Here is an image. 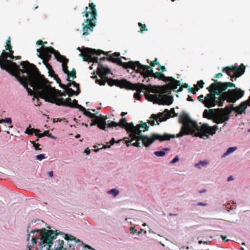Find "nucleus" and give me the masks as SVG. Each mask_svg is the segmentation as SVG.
Here are the masks:
<instances>
[{
  "label": "nucleus",
  "instance_id": "393cba45",
  "mask_svg": "<svg viewBox=\"0 0 250 250\" xmlns=\"http://www.w3.org/2000/svg\"><path fill=\"white\" fill-rule=\"evenodd\" d=\"M208 163L209 162L208 160L200 161L198 163L195 165V167L198 168H200L202 167L206 166L208 164Z\"/></svg>",
  "mask_w": 250,
  "mask_h": 250
},
{
  "label": "nucleus",
  "instance_id": "774afa93",
  "mask_svg": "<svg viewBox=\"0 0 250 250\" xmlns=\"http://www.w3.org/2000/svg\"><path fill=\"white\" fill-rule=\"evenodd\" d=\"M244 102H246V104H247V107L248 106H250V103L247 102V101H245Z\"/></svg>",
  "mask_w": 250,
  "mask_h": 250
},
{
  "label": "nucleus",
  "instance_id": "2eb2a0df",
  "mask_svg": "<svg viewBox=\"0 0 250 250\" xmlns=\"http://www.w3.org/2000/svg\"><path fill=\"white\" fill-rule=\"evenodd\" d=\"M180 82L179 81L174 79V80L172 81L171 83H169L167 84L158 87H154V88H158L159 89H161V92L162 93H164V94H166V93L169 92V91L171 90H175L177 88V87L178 86H180Z\"/></svg>",
  "mask_w": 250,
  "mask_h": 250
},
{
  "label": "nucleus",
  "instance_id": "1a4fd4ad",
  "mask_svg": "<svg viewBox=\"0 0 250 250\" xmlns=\"http://www.w3.org/2000/svg\"><path fill=\"white\" fill-rule=\"evenodd\" d=\"M97 15L95 4L93 3L89 4V7H85L83 16L86 18V20L82 24L83 35L87 36L93 31L94 27L96 25V17Z\"/></svg>",
  "mask_w": 250,
  "mask_h": 250
},
{
  "label": "nucleus",
  "instance_id": "b1692460",
  "mask_svg": "<svg viewBox=\"0 0 250 250\" xmlns=\"http://www.w3.org/2000/svg\"><path fill=\"white\" fill-rule=\"evenodd\" d=\"M67 81H70V78L72 77L73 79H75L76 78V72L75 69V68H73L71 72L68 71V73H67Z\"/></svg>",
  "mask_w": 250,
  "mask_h": 250
},
{
  "label": "nucleus",
  "instance_id": "58836bf2",
  "mask_svg": "<svg viewBox=\"0 0 250 250\" xmlns=\"http://www.w3.org/2000/svg\"><path fill=\"white\" fill-rule=\"evenodd\" d=\"M140 92L137 91V92L135 93L134 94V97L136 100H139L141 99V95Z\"/></svg>",
  "mask_w": 250,
  "mask_h": 250
},
{
  "label": "nucleus",
  "instance_id": "6e6552de",
  "mask_svg": "<svg viewBox=\"0 0 250 250\" xmlns=\"http://www.w3.org/2000/svg\"><path fill=\"white\" fill-rule=\"evenodd\" d=\"M36 232H39L40 235V242L39 243L40 250H43L44 248H51L53 245V241L57 239V236L61 234L62 237L67 241L75 240L76 242H80L79 240H76V238L71 235H68L62 232L58 231V230H46L35 229L31 231L30 233H34Z\"/></svg>",
  "mask_w": 250,
  "mask_h": 250
},
{
  "label": "nucleus",
  "instance_id": "680f3d73",
  "mask_svg": "<svg viewBox=\"0 0 250 250\" xmlns=\"http://www.w3.org/2000/svg\"><path fill=\"white\" fill-rule=\"evenodd\" d=\"M6 44H11V39L9 37L7 41Z\"/></svg>",
  "mask_w": 250,
  "mask_h": 250
},
{
  "label": "nucleus",
  "instance_id": "79ce46f5",
  "mask_svg": "<svg viewBox=\"0 0 250 250\" xmlns=\"http://www.w3.org/2000/svg\"><path fill=\"white\" fill-rule=\"evenodd\" d=\"M36 44L39 45H42V47L40 48H42V47H45V46H44V42L40 40L36 42Z\"/></svg>",
  "mask_w": 250,
  "mask_h": 250
},
{
  "label": "nucleus",
  "instance_id": "c85d7f7f",
  "mask_svg": "<svg viewBox=\"0 0 250 250\" xmlns=\"http://www.w3.org/2000/svg\"><path fill=\"white\" fill-rule=\"evenodd\" d=\"M138 25L139 26V27L140 28V32L141 33H143L144 31H147V29L146 28V25L145 24H142L141 22H139Z\"/></svg>",
  "mask_w": 250,
  "mask_h": 250
},
{
  "label": "nucleus",
  "instance_id": "bb28decb",
  "mask_svg": "<svg viewBox=\"0 0 250 250\" xmlns=\"http://www.w3.org/2000/svg\"><path fill=\"white\" fill-rule=\"evenodd\" d=\"M6 123L9 125V127L12 128L13 126L11 125L12 120L10 118H6L5 119H1L0 120V123Z\"/></svg>",
  "mask_w": 250,
  "mask_h": 250
},
{
  "label": "nucleus",
  "instance_id": "37998d69",
  "mask_svg": "<svg viewBox=\"0 0 250 250\" xmlns=\"http://www.w3.org/2000/svg\"><path fill=\"white\" fill-rule=\"evenodd\" d=\"M38 239V237L33 236L31 238L32 244L34 245V244H36Z\"/></svg>",
  "mask_w": 250,
  "mask_h": 250
},
{
  "label": "nucleus",
  "instance_id": "69168bd1",
  "mask_svg": "<svg viewBox=\"0 0 250 250\" xmlns=\"http://www.w3.org/2000/svg\"><path fill=\"white\" fill-rule=\"evenodd\" d=\"M69 248L74 250L75 248H74V246L73 245H72L71 244H69Z\"/></svg>",
  "mask_w": 250,
  "mask_h": 250
},
{
  "label": "nucleus",
  "instance_id": "4d7b16f0",
  "mask_svg": "<svg viewBox=\"0 0 250 250\" xmlns=\"http://www.w3.org/2000/svg\"><path fill=\"white\" fill-rule=\"evenodd\" d=\"M207 204L204 203L202 202H199L197 204V206H207Z\"/></svg>",
  "mask_w": 250,
  "mask_h": 250
},
{
  "label": "nucleus",
  "instance_id": "6e6d98bb",
  "mask_svg": "<svg viewBox=\"0 0 250 250\" xmlns=\"http://www.w3.org/2000/svg\"><path fill=\"white\" fill-rule=\"evenodd\" d=\"M47 175L48 176H49L50 177H52L53 176V171H50L48 172Z\"/></svg>",
  "mask_w": 250,
  "mask_h": 250
},
{
  "label": "nucleus",
  "instance_id": "4c0bfd02",
  "mask_svg": "<svg viewBox=\"0 0 250 250\" xmlns=\"http://www.w3.org/2000/svg\"><path fill=\"white\" fill-rule=\"evenodd\" d=\"M174 78L171 77L165 76V78H163V80H162V81L164 82H169V83H171L172 81L174 80Z\"/></svg>",
  "mask_w": 250,
  "mask_h": 250
},
{
  "label": "nucleus",
  "instance_id": "a878e982",
  "mask_svg": "<svg viewBox=\"0 0 250 250\" xmlns=\"http://www.w3.org/2000/svg\"><path fill=\"white\" fill-rule=\"evenodd\" d=\"M40 132V130L39 129H34V128H27L26 130V131L25 132L29 134V135H32L34 133H35V134H36V133H39Z\"/></svg>",
  "mask_w": 250,
  "mask_h": 250
},
{
  "label": "nucleus",
  "instance_id": "39448f33",
  "mask_svg": "<svg viewBox=\"0 0 250 250\" xmlns=\"http://www.w3.org/2000/svg\"><path fill=\"white\" fill-rule=\"evenodd\" d=\"M9 58V53L3 50L1 56H0V67L2 69L5 70L9 73L15 76L18 81L22 84L27 91L29 95H32L33 92L28 87L30 76V68L31 65H35L30 63L28 61H22L21 62L23 69L20 68L16 62L8 60Z\"/></svg>",
  "mask_w": 250,
  "mask_h": 250
},
{
  "label": "nucleus",
  "instance_id": "9b49d317",
  "mask_svg": "<svg viewBox=\"0 0 250 250\" xmlns=\"http://www.w3.org/2000/svg\"><path fill=\"white\" fill-rule=\"evenodd\" d=\"M177 114L175 112L174 108L170 110L166 109L163 112H159L158 114H153L149 117L147 122L151 125H159L160 122L166 121L171 117H176Z\"/></svg>",
  "mask_w": 250,
  "mask_h": 250
},
{
  "label": "nucleus",
  "instance_id": "72a5a7b5",
  "mask_svg": "<svg viewBox=\"0 0 250 250\" xmlns=\"http://www.w3.org/2000/svg\"><path fill=\"white\" fill-rule=\"evenodd\" d=\"M98 146H102L101 147L98 148L97 149H95L94 150H93L96 152H98L100 150H102V149H105L106 148L109 147V146L104 145H103V144H99Z\"/></svg>",
  "mask_w": 250,
  "mask_h": 250
},
{
  "label": "nucleus",
  "instance_id": "9d476101",
  "mask_svg": "<svg viewBox=\"0 0 250 250\" xmlns=\"http://www.w3.org/2000/svg\"><path fill=\"white\" fill-rule=\"evenodd\" d=\"M37 52L38 53V57L42 60L43 63L48 69L49 75L52 76L53 74H54V71L52 69L51 65L48 63V62L51 58V54L55 56V54L58 52V51H56L53 47L49 46L38 48L37 49Z\"/></svg>",
  "mask_w": 250,
  "mask_h": 250
},
{
  "label": "nucleus",
  "instance_id": "f3484780",
  "mask_svg": "<svg viewBox=\"0 0 250 250\" xmlns=\"http://www.w3.org/2000/svg\"><path fill=\"white\" fill-rule=\"evenodd\" d=\"M55 58L57 61L62 63V70L64 73L67 74L68 73V67L67 64L69 60L65 56L62 55L58 51L55 54Z\"/></svg>",
  "mask_w": 250,
  "mask_h": 250
},
{
  "label": "nucleus",
  "instance_id": "412c9836",
  "mask_svg": "<svg viewBox=\"0 0 250 250\" xmlns=\"http://www.w3.org/2000/svg\"><path fill=\"white\" fill-rule=\"evenodd\" d=\"M216 110V109H205L204 111L203 116L204 118L208 119H212V114L213 113V111Z\"/></svg>",
  "mask_w": 250,
  "mask_h": 250
},
{
  "label": "nucleus",
  "instance_id": "5fc2aeb1",
  "mask_svg": "<svg viewBox=\"0 0 250 250\" xmlns=\"http://www.w3.org/2000/svg\"><path fill=\"white\" fill-rule=\"evenodd\" d=\"M91 150L89 149L88 148H86L84 150V153H85L87 155L89 154Z\"/></svg>",
  "mask_w": 250,
  "mask_h": 250
},
{
  "label": "nucleus",
  "instance_id": "c9c22d12",
  "mask_svg": "<svg viewBox=\"0 0 250 250\" xmlns=\"http://www.w3.org/2000/svg\"><path fill=\"white\" fill-rule=\"evenodd\" d=\"M154 154L158 157H162L166 154V153L164 151H158L154 152Z\"/></svg>",
  "mask_w": 250,
  "mask_h": 250
},
{
  "label": "nucleus",
  "instance_id": "0eeeda50",
  "mask_svg": "<svg viewBox=\"0 0 250 250\" xmlns=\"http://www.w3.org/2000/svg\"><path fill=\"white\" fill-rule=\"evenodd\" d=\"M120 56V54L119 52H115L110 55V62L122 66L125 69L131 68L137 72H139L145 79L151 76L160 80H162L163 78H165V75L164 74L159 72L153 73L152 67L141 64L139 62L129 61L127 62H124L119 57Z\"/></svg>",
  "mask_w": 250,
  "mask_h": 250
},
{
  "label": "nucleus",
  "instance_id": "a19ab883",
  "mask_svg": "<svg viewBox=\"0 0 250 250\" xmlns=\"http://www.w3.org/2000/svg\"><path fill=\"white\" fill-rule=\"evenodd\" d=\"M119 126V123L114 121L110 122V127Z\"/></svg>",
  "mask_w": 250,
  "mask_h": 250
},
{
  "label": "nucleus",
  "instance_id": "a211bd4d",
  "mask_svg": "<svg viewBox=\"0 0 250 250\" xmlns=\"http://www.w3.org/2000/svg\"><path fill=\"white\" fill-rule=\"evenodd\" d=\"M228 106L229 107L231 112L233 110L237 113L241 114L245 113L247 108V104L246 102H242L238 106L234 107L233 104H230Z\"/></svg>",
  "mask_w": 250,
  "mask_h": 250
},
{
  "label": "nucleus",
  "instance_id": "ea45409f",
  "mask_svg": "<svg viewBox=\"0 0 250 250\" xmlns=\"http://www.w3.org/2000/svg\"><path fill=\"white\" fill-rule=\"evenodd\" d=\"M36 158H37V159L41 161L45 158L44 154H41L38 155L36 156Z\"/></svg>",
  "mask_w": 250,
  "mask_h": 250
},
{
  "label": "nucleus",
  "instance_id": "864d4df0",
  "mask_svg": "<svg viewBox=\"0 0 250 250\" xmlns=\"http://www.w3.org/2000/svg\"><path fill=\"white\" fill-rule=\"evenodd\" d=\"M82 244L83 245V246L84 247H87L89 249H90V250H95L94 249L92 248V247H91L90 246H88V245H87L86 244H83V242H82Z\"/></svg>",
  "mask_w": 250,
  "mask_h": 250
},
{
  "label": "nucleus",
  "instance_id": "dca6fc26",
  "mask_svg": "<svg viewBox=\"0 0 250 250\" xmlns=\"http://www.w3.org/2000/svg\"><path fill=\"white\" fill-rule=\"evenodd\" d=\"M59 101L60 102H58V103H56V105H62L76 108H78V106H82L78 104V101L76 100H74L72 102L70 98H67L66 100L60 99Z\"/></svg>",
  "mask_w": 250,
  "mask_h": 250
},
{
  "label": "nucleus",
  "instance_id": "bf43d9fd",
  "mask_svg": "<svg viewBox=\"0 0 250 250\" xmlns=\"http://www.w3.org/2000/svg\"><path fill=\"white\" fill-rule=\"evenodd\" d=\"M183 86H182L181 85L180 86V87L179 88V89L176 91V93H179L180 92H181L182 90H183Z\"/></svg>",
  "mask_w": 250,
  "mask_h": 250
},
{
  "label": "nucleus",
  "instance_id": "20e7f679",
  "mask_svg": "<svg viewBox=\"0 0 250 250\" xmlns=\"http://www.w3.org/2000/svg\"><path fill=\"white\" fill-rule=\"evenodd\" d=\"M116 85L120 88H124L128 90H136L138 92H149L154 93L150 94L146 93L145 94L146 99L154 103L160 105H170L173 101L172 96L167 95L162 93L160 89L154 88V87H158L159 85H152L151 84L145 85L141 83H132L126 80H115L110 78V86Z\"/></svg>",
  "mask_w": 250,
  "mask_h": 250
},
{
  "label": "nucleus",
  "instance_id": "4be33fe9",
  "mask_svg": "<svg viewBox=\"0 0 250 250\" xmlns=\"http://www.w3.org/2000/svg\"><path fill=\"white\" fill-rule=\"evenodd\" d=\"M156 64L158 65L159 66V67L157 68L158 70H161L162 72L166 71L165 67L160 64V63L158 62L157 58H156L153 62L150 63V65L151 67H154Z\"/></svg>",
  "mask_w": 250,
  "mask_h": 250
},
{
  "label": "nucleus",
  "instance_id": "f03ea898",
  "mask_svg": "<svg viewBox=\"0 0 250 250\" xmlns=\"http://www.w3.org/2000/svg\"><path fill=\"white\" fill-rule=\"evenodd\" d=\"M213 80L214 82L207 88L209 93L206 97L201 95L197 98L206 107L210 108L216 105L219 107L223 106L225 100L228 103H234L243 97L244 91L238 88L225 91L229 87H235L234 83L231 82H218Z\"/></svg>",
  "mask_w": 250,
  "mask_h": 250
},
{
  "label": "nucleus",
  "instance_id": "5701e85b",
  "mask_svg": "<svg viewBox=\"0 0 250 250\" xmlns=\"http://www.w3.org/2000/svg\"><path fill=\"white\" fill-rule=\"evenodd\" d=\"M66 93L69 97H71L74 95H78L80 93V90L78 89V90L75 91L72 88L68 87L66 91Z\"/></svg>",
  "mask_w": 250,
  "mask_h": 250
},
{
  "label": "nucleus",
  "instance_id": "f257e3e1",
  "mask_svg": "<svg viewBox=\"0 0 250 250\" xmlns=\"http://www.w3.org/2000/svg\"><path fill=\"white\" fill-rule=\"evenodd\" d=\"M179 122L182 124L183 126L181 127L179 133L176 136L166 133L163 135L153 133L149 137L142 133V131L149 130V127L146 123L141 121L140 124L136 126L131 125L132 133L129 135L130 140L125 141V144L127 146L132 145L139 147L141 145L139 141L141 140L146 147H148L156 140H159L160 142L169 141L172 138H180L186 135L194 133H195V136L204 138L205 136L208 137V135H214L218 128L217 125L209 126L207 124L199 126L195 121L192 120L189 116L186 114H183L179 116Z\"/></svg>",
  "mask_w": 250,
  "mask_h": 250
},
{
  "label": "nucleus",
  "instance_id": "e433bc0d",
  "mask_svg": "<svg viewBox=\"0 0 250 250\" xmlns=\"http://www.w3.org/2000/svg\"><path fill=\"white\" fill-rule=\"evenodd\" d=\"M31 143L33 144V146L34 147L36 150H41L40 148V144H36L35 141H31Z\"/></svg>",
  "mask_w": 250,
  "mask_h": 250
},
{
  "label": "nucleus",
  "instance_id": "e2e57ef3",
  "mask_svg": "<svg viewBox=\"0 0 250 250\" xmlns=\"http://www.w3.org/2000/svg\"><path fill=\"white\" fill-rule=\"evenodd\" d=\"M181 86H183V88H187L188 87V84L185 83Z\"/></svg>",
  "mask_w": 250,
  "mask_h": 250
},
{
  "label": "nucleus",
  "instance_id": "f8f14e48",
  "mask_svg": "<svg viewBox=\"0 0 250 250\" xmlns=\"http://www.w3.org/2000/svg\"><path fill=\"white\" fill-rule=\"evenodd\" d=\"M77 107L80 111L83 112L84 115L92 119V123L90 124L91 125H97L99 128L105 130L106 124L105 119L104 116L101 115L99 116H97L95 114L92 113L90 111L86 110V109L82 106H78Z\"/></svg>",
  "mask_w": 250,
  "mask_h": 250
},
{
  "label": "nucleus",
  "instance_id": "6ab92c4d",
  "mask_svg": "<svg viewBox=\"0 0 250 250\" xmlns=\"http://www.w3.org/2000/svg\"><path fill=\"white\" fill-rule=\"evenodd\" d=\"M119 123V126L125 128L127 132L129 133V134L132 133V126H131V125H133L132 123H127L126 119L122 118Z\"/></svg>",
  "mask_w": 250,
  "mask_h": 250
},
{
  "label": "nucleus",
  "instance_id": "423d86ee",
  "mask_svg": "<svg viewBox=\"0 0 250 250\" xmlns=\"http://www.w3.org/2000/svg\"><path fill=\"white\" fill-rule=\"evenodd\" d=\"M80 51L84 61L98 63L97 74L100 79H98L95 75L91 78H96V83L100 85H104L106 83L109 85V78L106 76L109 73V68L104 66L102 63V62L104 61H109V51L104 52L101 50H97L89 48H85Z\"/></svg>",
  "mask_w": 250,
  "mask_h": 250
},
{
  "label": "nucleus",
  "instance_id": "a18cd8bd",
  "mask_svg": "<svg viewBox=\"0 0 250 250\" xmlns=\"http://www.w3.org/2000/svg\"><path fill=\"white\" fill-rule=\"evenodd\" d=\"M12 46L11 44H6L5 45V49L7 50H8V51L12 50Z\"/></svg>",
  "mask_w": 250,
  "mask_h": 250
},
{
  "label": "nucleus",
  "instance_id": "8fccbe9b",
  "mask_svg": "<svg viewBox=\"0 0 250 250\" xmlns=\"http://www.w3.org/2000/svg\"><path fill=\"white\" fill-rule=\"evenodd\" d=\"M222 76H223L222 73H219L215 75L214 77V78L217 79V78H220L222 77Z\"/></svg>",
  "mask_w": 250,
  "mask_h": 250
},
{
  "label": "nucleus",
  "instance_id": "7c9ffc66",
  "mask_svg": "<svg viewBox=\"0 0 250 250\" xmlns=\"http://www.w3.org/2000/svg\"><path fill=\"white\" fill-rule=\"evenodd\" d=\"M119 193V191L115 188H113L110 189V194H111L113 197L117 196Z\"/></svg>",
  "mask_w": 250,
  "mask_h": 250
},
{
  "label": "nucleus",
  "instance_id": "4468645a",
  "mask_svg": "<svg viewBox=\"0 0 250 250\" xmlns=\"http://www.w3.org/2000/svg\"><path fill=\"white\" fill-rule=\"evenodd\" d=\"M229 107L226 106L224 108H218L216 110L219 112L214 118L213 122L217 124L224 123L229 119V114L231 113V110Z\"/></svg>",
  "mask_w": 250,
  "mask_h": 250
},
{
  "label": "nucleus",
  "instance_id": "7ed1b4c3",
  "mask_svg": "<svg viewBox=\"0 0 250 250\" xmlns=\"http://www.w3.org/2000/svg\"><path fill=\"white\" fill-rule=\"evenodd\" d=\"M32 68L30 71L29 76V84L33 90V100L37 99V104L36 105H40L39 104V99L38 97L43 99L45 101L55 104L59 102L60 99H63L62 96L66 95V91L62 92L60 90L56 89L50 85V83L47 80L43 75H42L36 65H31Z\"/></svg>",
  "mask_w": 250,
  "mask_h": 250
},
{
  "label": "nucleus",
  "instance_id": "338daca9",
  "mask_svg": "<svg viewBox=\"0 0 250 250\" xmlns=\"http://www.w3.org/2000/svg\"><path fill=\"white\" fill-rule=\"evenodd\" d=\"M169 215L170 216H176L177 214H173V213H170L169 214Z\"/></svg>",
  "mask_w": 250,
  "mask_h": 250
},
{
  "label": "nucleus",
  "instance_id": "cd10ccee",
  "mask_svg": "<svg viewBox=\"0 0 250 250\" xmlns=\"http://www.w3.org/2000/svg\"><path fill=\"white\" fill-rule=\"evenodd\" d=\"M236 147H229L227 151L223 154V156H226L227 155H228V154L233 152V151H234L236 149Z\"/></svg>",
  "mask_w": 250,
  "mask_h": 250
},
{
  "label": "nucleus",
  "instance_id": "052dcab7",
  "mask_svg": "<svg viewBox=\"0 0 250 250\" xmlns=\"http://www.w3.org/2000/svg\"><path fill=\"white\" fill-rule=\"evenodd\" d=\"M115 143V141L114 138H112L110 140V146L113 145Z\"/></svg>",
  "mask_w": 250,
  "mask_h": 250
},
{
  "label": "nucleus",
  "instance_id": "de8ad7c7",
  "mask_svg": "<svg viewBox=\"0 0 250 250\" xmlns=\"http://www.w3.org/2000/svg\"><path fill=\"white\" fill-rule=\"evenodd\" d=\"M179 161V157L178 156H176L171 161V163L174 164Z\"/></svg>",
  "mask_w": 250,
  "mask_h": 250
},
{
  "label": "nucleus",
  "instance_id": "0e129e2a",
  "mask_svg": "<svg viewBox=\"0 0 250 250\" xmlns=\"http://www.w3.org/2000/svg\"><path fill=\"white\" fill-rule=\"evenodd\" d=\"M233 179V178L232 176H229L228 178V181H230L231 180H232Z\"/></svg>",
  "mask_w": 250,
  "mask_h": 250
},
{
  "label": "nucleus",
  "instance_id": "ddd939ff",
  "mask_svg": "<svg viewBox=\"0 0 250 250\" xmlns=\"http://www.w3.org/2000/svg\"><path fill=\"white\" fill-rule=\"evenodd\" d=\"M245 71V66L242 63L239 66H227L223 67L222 69L223 72L226 73L230 77L232 81H233V78H238L242 75L244 73Z\"/></svg>",
  "mask_w": 250,
  "mask_h": 250
},
{
  "label": "nucleus",
  "instance_id": "aec40b11",
  "mask_svg": "<svg viewBox=\"0 0 250 250\" xmlns=\"http://www.w3.org/2000/svg\"><path fill=\"white\" fill-rule=\"evenodd\" d=\"M64 241L62 240L59 239L55 242L54 248H44L43 250H66L63 248Z\"/></svg>",
  "mask_w": 250,
  "mask_h": 250
},
{
  "label": "nucleus",
  "instance_id": "09e8293b",
  "mask_svg": "<svg viewBox=\"0 0 250 250\" xmlns=\"http://www.w3.org/2000/svg\"><path fill=\"white\" fill-rule=\"evenodd\" d=\"M60 86L62 88L65 90V91L67 90V89H68V88L69 87L68 86H67L65 84H61V83H60Z\"/></svg>",
  "mask_w": 250,
  "mask_h": 250
},
{
  "label": "nucleus",
  "instance_id": "c756f323",
  "mask_svg": "<svg viewBox=\"0 0 250 250\" xmlns=\"http://www.w3.org/2000/svg\"><path fill=\"white\" fill-rule=\"evenodd\" d=\"M49 134V131H45L42 133H39H39L36 132V135L38 137H39V138H41L43 136H48V137Z\"/></svg>",
  "mask_w": 250,
  "mask_h": 250
},
{
  "label": "nucleus",
  "instance_id": "13d9d810",
  "mask_svg": "<svg viewBox=\"0 0 250 250\" xmlns=\"http://www.w3.org/2000/svg\"><path fill=\"white\" fill-rule=\"evenodd\" d=\"M187 101H190V102H193L194 100L192 98V97L190 96H188V98H187Z\"/></svg>",
  "mask_w": 250,
  "mask_h": 250
},
{
  "label": "nucleus",
  "instance_id": "473e14b6",
  "mask_svg": "<svg viewBox=\"0 0 250 250\" xmlns=\"http://www.w3.org/2000/svg\"><path fill=\"white\" fill-rule=\"evenodd\" d=\"M72 85L77 88V90H78V89H80L79 84L78 83H76L75 81L70 82L68 84V86H70Z\"/></svg>",
  "mask_w": 250,
  "mask_h": 250
},
{
  "label": "nucleus",
  "instance_id": "c03bdc74",
  "mask_svg": "<svg viewBox=\"0 0 250 250\" xmlns=\"http://www.w3.org/2000/svg\"><path fill=\"white\" fill-rule=\"evenodd\" d=\"M9 51V52H8V53H9V58L11 60L14 59L15 58V57H14L13 55L14 51L12 50H10Z\"/></svg>",
  "mask_w": 250,
  "mask_h": 250
},
{
  "label": "nucleus",
  "instance_id": "2f4dec72",
  "mask_svg": "<svg viewBox=\"0 0 250 250\" xmlns=\"http://www.w3.org/2000/svg\"><path fill=\"white\" fill-rule=\"evenodd\" d=\"M204 83L202 80H200L198 81L197 84L194 85V86L196 87V88H202L204 86Z\"/></svg>",
  "mask_w": 250,
  "mask_h": 250
},
{
  "label": "nucleus",
  "instance_id": "49530a36",
  "mask_svg": "<svg viewBox=\"0 0 250 250\" xmlns=\"http://www.w3.org/2000/svg\"><path fill=\"white\" fill-rule=\"evenodd\" d=\"M53 75H54V79L56 80L57 82L60 84V83H61V80H60V79L58 77L57 75H55V74Z\"/></svg>",
  "mask_w": 250,
  "mask_h": 250
},
{
  "label": "nucleus",
  "instance_id": "3c124183",
  "mask_svg": "<svg viewBox=\"0 0 250 250\" xmlns=\"http://www.w3.org/2000/svg\"><path fill=\"white\" fill-rule=\"evenodd\" d=\"M221 237L222 238L223 240L225 242H228L229 240V239H227V237L226 236L221 235Z\"/></svg>",
  "mask_w": 250,
  "mask_h": 250
},
{
  "label": "nucleus",
  "instance_id": "603ef678",
  "mask_svg": "<svg viewBox=\"0 0 250 250\" xmlns=\"http://www.w3.org/2000/svg\"><path fill=\"white\" fill-rule=\"evenodd\" d=\"M130 229L131 230V233L133 234H135L137 233V230L133 228L132 227H130Z\"/></svg>",
  "mask_w": 250,
  "mask_h": 250
},
{
  "label": "nucleus",
  "instance_id": "f704fd0d",
  "mask_svg": "<svg viewBox=\"0 0 250 250\" xmlns=\"http://www.w3.org/2000/svg\"><path fill=\"white\" fill-rule=\"evenodd\" d=\"M198 90H199V88H196V87H195V86L194 87H189L188 88V91L189 92L192 93L193 94H196V92Z\"/></svg>",
  "mask_w": 250,
  "mask_h": 250
}]
</instances>
